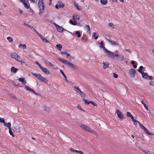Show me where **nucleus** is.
I'll return each instance as SVG.
<instances>
[{"label": "nucleus", "mask_w": 154, "mask_h": 154, "mask_svg": "<svg viewBox=\"0 0 154 154\" xmlns=\"http://www.w3.org/2000/svg\"><path fill=\"white\" fill-rule=\"evenodd\" d=\"M141 74H142V76L143 78L145 79H147L148 78V75L147 74H146V73L143 72L141 73Z\"/></svg>", "instance_id": "20"}, {"label": "nucleus", "mask_w": 154, "mask_h": 154, "mask_svg": "<svg viewBox=\"0 0 154 154\" xmlns=\"http://www.w3.org/2000/svg\"><path fill=\"white\" fill-rule=\"evenodd\" d=\"M18 69L17 68H15L14 67L12 66L11 68V72H12L16 73L18 71Z\"/></svg>", "instance_id": "14"}, {"label": "nucleus", "mask_w": 154, "mask_h": 154, "mask_svg": "<svg viewBox=\"0 0 154 154\" xmlns=\"http://www.w3.org/2000/svg\"><path fill=\"white\" fill-rule=\"evenodd\" d=\"M73 89L74 91H76L79 93L81 91L79 88L77 86H75L73 87Z\"/></svg>", "instance_id": "17"}, {"label": "nucleus", "mask_w": 154, "mask_h": 154, "mask_svg": "<svg viewBox=\"0 0 154 154\" xmlns=\"http://www.w3.org/2000/svg\"><path fill=\"white\" fill-rule=\"evenodd\" d=\"M9 133L10 134V135H11L13 137H14V135L13 133L12 132L11 128H9Z\"/></svg>", "instance_id": "37"}, {"label": "nucleus", "mask_w": 154, "mask_h": 154, "mask_svg": "<svg viewBox=\"0 0 154 154\" xmlns=\"http://www.w3.org/2000/svg\"><path fill=\"white\" fill-rule=\"evenodd\" d=\"M7 39L10 42H12L13 41V38L10 37H7Z\"/></svg>", "instance_id": "38"}, {"label": "nucleus", "mask_w": 154, "mask_h": 154, "mask_svg": "<svg viewBox=\"0 0 154 154\" xmlns=\"http://www.w3.org/2000/svg\"><path fill=\"white\" fill-rule=\"evenodd\" d=\"M75 33L76 34L78 35V38L80 37L81 36V35L80 34L79 31H76L75 32Z\"/></svg>", "instance_id": "40"}, {"label": "nucleus", "mask_w": 154, "mask_h": 154, "mask_svg": "<svg viewBox=\"0 0 154 154\" xmlns=\"http://www.w3.org/2000/svg\"><path fill=\"white\" fill-rule=\"evenodd\" d=\"M101 3L103 5H105L107 4L108 1L107 0H100Z\"/></svg>", "instance_id": "22"}, {"label": "nucleus", "mask_w": 154, "mask_h": 154, "mask_svg": "<svg viewBox=\"0 0 154 154\" xmlns=\"http://www.w3.org/2000/svg\"><path fill=\"white\" fill-rule=\"evenodd\" d=\"M9 96L11 97L12 98L14 99L17 100L18 98L16 97V96L11 94H10Z\"/></svg>", "instance_id": "30"}, {"label": "nucleus", "mask_w": 154, "mask_h": 154, "mask_svg": "<svg viewBox=\"0 0 154 154\" xmlns=\"http://www.w3.org/2000/svg\"><path fill=\"white\" fill-rule=\"evenodd\" d=\"M143 152L145 154H154V152H153L151 151L146 152L144 150L143 151Z\"/></svg>", "instance_id": "31"}, {"label": "nucleus", "mask_w": 154, "mask_h": 154, "mask_svg": "<svg viewBox=\"0 0 154 154\" xmlns=\"http://www.w3.org/2000/svg\"><path fill=\"white\" fill-rule=\"evenodd\" d=\"M90 103H91L93 104L94 106H97V104L96 103H95L93 101H90Z\"/></svg>", "instance_id": "45"}, {"label": "nucleus", "mask_w": 154, "mask_h": 154, "mask_svg": "<svg viewBox=\"0 0 154 154\" xmlns=\"http://www.w3.org/2000/svg\"><path fill=\"white\" fill-rule=\"evenodd\" d=\"M60 72L62 74V75H63V77H64L66 81L67 82H68V81L67 80V77L64 73L63 72V71L62 70H60Z\"/></svg>", "instance_id": "25"}, {"label": "nucleus", "mask_w": 154, "mask_h": 154, "mask_svg": "<svg viewBox=\"0 0 154 154\" xmlns=\"http://www.w3.org/2000/svg\"><path fill=\"white\" fill-rule=\"evenodd\" d=\"M130 76L132 78H134L136 74V71L134 69H131L128 72Z\"/></svg>", "instance_id": "5"}, {"label": "nucleus", "mask_w": 154, "mask_h": 154, "mask_svg": "<svg viewBox=\"0 0 154 154\" xmlns=\"http://www.w3.org/2000/svg\"><path fill=\"white\" fill-rule=\"evenodd\" d=\"M73 20L78 21L80 19V17L78 15L74 14L72 16Z\"/></svg>", "instance_id": "13"}, {"label": "nucleus", "mask_w": 154, "mask_h": 154, "mask_svg": "<svg viewBox=\"0 0 154 154\" xmlns=\"http://www.w3.org/2000/svg\"><path fill=\"white\" fill-rule=\"evenodd\" d=\"M35 32L40 37L42 36V35L40 34L35 29H34Z\"/></svg>", "instance_id": "46"}, {"label": "nucleus", "mask_w": 154, "mask_h": 154, "mask_svg": "<svg viewBox=\"0 0 154 154\" xmlns=\"http://www.w3.org/2000/svg\"><path fill=\"white\" fill-rule=\"evenodd\" d=\"M116 113L118 118L121 119H123L124 118V116L122 114V112L119 110H117Z\"/></svg>", "instance_id": "8"}, {"label": "nucleus", "mask_w": 154, "mask_h": 154, "mask_svg": "<svg viewBox=\"0 0 154 154\" xmlns=\"http://www.w3.org/2000/svg\"><path fill=\"white\" fill-rule=\"evenodd\" d=\"M131 118V119H132V120L133 121H134L135 120L134 119V116H132L131 117H130Z\"/></svg>", "instance_id": "60"}, {"label": "nucleus", "mask_w": 154, "mask_h": 154, "mask_svg": "<svg viewBox=\"0 0 154 154\" xmlns=\"http://www.w3.org/2000/svg\"><path fill=\"white\" fill-rule=\"evenodd\" d=\"M109 26H110V27H112L113 28H115V27H114V25L113 24V23H109Z\"/></svg>", "instance_id": "42"}, {"label": "nucleus", "mask_w": 154, "mask_h": 154, "mask_svg": "<svg viewBox=\"0 0 154 154\" xmlns=\"http://www.w3.org/2000/svg\"><path fill=\"white\" fill-rule=\"evenodd\" d=\"M106 39L112 45H118L119 44L117 43H116L115 42L112 41V40L110 39H109L106 38Z\"/></svg>", "instance_id": "10"}, {"label": "nucleus", "mask_w": 154, "mask_h": 154, "mask_svg": "<svg viewBox=\"0 0 154 154\" xmlns=\"http://www.w3.org/2000/svg\"><path fill=\"white\" fill-rule=\"evenodd\" d=\"M20 59V56L18 55L17 56V57H16V58H15V60H17L18 61Z\"/></svg>", "instance_id": "55"}, {"label": "nucleus", "mask_w": 154, "mask_h": 154, "mask_svg": "<svg viewBox=\"0 0 154 154\" xmlns=\"http://www.w3.org/2000/svg\"><path fill=\"white\" fill-rule=\"evenodd\" d=\"M106 53L110 57L112 58H113L114 57V54L112 52L108 50Z\"/></svg>", "instance_id": "12"}, {"label": "nucleus", "mask_w": 154, "mask_h": 154, "mask_svg": "<svg viewBox=\"0 0 154 154\" xmlns=\"http://www.w3.org/2000/svg\"><path fill=\"white\" fill-rule=\"evenodd\" d=\"M19 48H21V47H23V49H25L26 48V44H20L19 46Z\"/></svg>", "instance_id": "32"}, {"label": "nucleus", "mask_w": 154, "mask_h": 154, "mask_svg": "<svg viewBox=\"0 0 154 154\" xmlns=\"http://www.w3.org/2000/svg\"><path fill=\"white\" fill-rule=\"evenodd\" d=\"M58 3L59 4V5L61 6V8H62L64 7V5L63 3H62L60 1H59L58 2Z\"/></svg>", "instance_id": "34"}, {"label": "nucleus", "mask_w": 154, "mask_h": 154, "mask_svg": "<svg viewBox=\"0 0 154 154\" xmlns=\"http://www.w3.org/2000/svg\"><path fill=\"white\" fill-rule=\"evenodd\" d=\"M26 26L29 28H33V26H30V25H29L28 24H27V25Z\"/></svg>", "instance_id": "61"}, {"label": "nucleus", "mask_w": 154, "mask_h": 154, "mask_svg": "<svg viewBox=\"0 0 154 154\" xmlns=\"http://www.w3.org/2000/svg\"><path fill=\"white\" fill-rule=\"evenodd\" d=\"M42 41L45 43H47V42H49L50 43V42L49 41H48L47 39H46L45 38H43V39H42Z\"/></svg>", "instance_id": "44"}, {"label": "nucleus", "mask_w": 154, "mask_h": 154, "mask_svg": "<svg viewBox=\"0 0 154 154\" xmlns=\"http://www.w3.org/2000/svg\"><path fill=\"white\" fill-rule=\"evenodd\" d=\"M149 83L150 85L154 86V82L153 81H150Z\"/></svg>", "instance_id": "57"}, {"label": "nucleus", "mask_w": 154, "mask_h": 154, "mask_svg": "<svg viewBox=\"0 0 154 154\" xmlns=\"http://www.w3.org/2000/svg\"><path fill=\"white\" fill-rule=\"evenodd\" d=\"M32 74L41 81L45 83H47L48 81L47 79L45 77H42L40 74H37L35 73H32Z\"/></svg>", "instance_id": "3"}, {"label": "nucleus", "mask_w": 154, "mask_h": 154, "mask_svg": "<svg viewBox=\"0 0 154 154\" xmlns=\"http://www.w3.org/2000/svg\"><path fill=\"white\" fill-rule=\"evenodd\" d=\"M69 23L73 25H76L77 23V22L76 21H72L71 20H69Z\"/></svg>", "instance_id": "27"}, {"label": "nucleus", "mask_w": 154, "mask_h": 154, "mask_svg": "<svg viewBox=\"0 0 154 154\" xmlns=\"http://www.w3.org/2000/svg\"><path fill=\"white\" fill-rule=\"evenodd\" d=\"M141 103L143 105L144 107L145 108L146 110H148V108L146 105L144 101L143 100H142L141 101Z\"/></svg>", "instance_id": "23"}, {"label": "nucleus", "mask_w": 154, "mask_h": 154, "mask_svg": "<svg viewBox=\"0 0 154 154\" xmlns=\"http://www.w3.org/2000/svg\"><path fill=\"white\" fill-rule=\"evenodd\" d=\"M58 60L63 63L66 64L68 66L72 67L75 69H78V67L75 65L73 64L68 61L62 58H59Z\"/></svg>", "instance_id": "1"}, {"label": "nucleus", "mask_w": 154, "mask_h": 154, "mask_svg": "<svg viewBox=\"0 0 154 154\" xmlns=\"http://www.w3.org/2000/svg\"><path fill=\"white\" fill-rule=\"evenodd\" d=\"M81 127L87 132H88L89 133L91 132V128L86 125H81Z\"/></svg>", "instance_id": "6"}, {"label": "nucleus", "mask_w": 154, "mask_h": 154, "mask_svg": "<svg viewBox=\"0 0 154 154\" xmlns=\"http://www.w3.org/2000/svg\"><path fill=\"white\" fill-rule=\"evenodd\" d=\"M0 122L4 124L5 122L4 119L3 118H0Z\"/></svg>", "instance_id": "49"}, {"label": "nucleus", "mask_w": 154, "mask_h": 154, "mask_svg": "<svg viewBox=\"0 0 154 154\" xmlns=\"http://www.w3.org/2000/svg\"><path fill=\"white\" fill-rule=\"evenodd\" d=\"M61 54H64L66 55V57L67 58L70 56V54L68 53L66 51H62L61 52Z\"/></svg>", "instance_id": "19"}, {"label": "nucleus", "mask_w": 154, "mask_h": 154, "mask_svg": "<svg viewBox=\"0 0 154 154\" xmlns=\"http://www.w3.org/2000/svg\"><path fill=\"white\" fill-rule=\"evenodd\" d=\"M143 67L142 66H140V67L138 69V71L141 73L142 72H143L142 71V69H143Z\"/></svg>", "instance_id": "36"}, {"label": "nucleus", "mask_w": 154, "mask_h": 154, "mask_svg": "<svg viewBox=\"0 0 154 154\" xmlns=\"http://www.w3.org/2000/svg\"><path fill=\"white\" fill-rule=\"evenodd\" d=\"M135 61L133 60H132L131 62V64H132L133 67L134 68H136L137 67V66L136 65H135Z\"/></svg>", "instance_id": "39"}, {"label": "nucleus", "mask_w": 154, "mask_h": 154, "mask_svg": "<svg viewBox=\"0 0 154 154\" xmlns=\"http://www.w3.org/2000/svg\"><path fill=\"white\" fill-rule=\"evenodd\" d=\"M54 24L55 26H56V28H57L59 26V25L57 24L56 23H54Z\"/></svg>", "instance_id": "63"}, {"label": "nucleus", "mask_w": 154, "mask_h": 154, "mask_svg": "<svg viewBox=\"0 0 154 154\" xmlns=\"http://www.w3.org/2000/svg\"><path fill=\"white\" fill-rule=\"evenodd\" d=\"M100 48H102L103 49L104 51H105L106 52L108 50L106 48V47L105 46H100Z\"/></svg>", "instance_id": "41"}, {"label": "nucleus", "mask_w": 154, "mask_h": 154, "mask_svg": "<svg viewBox=\"0 0 154 154\" xmlns=\"http://www.w3.org/2000/svg\"><path fill=\"white\" fill-rule=\"evenodd\" d=\"M79 93V94L82 97H84L85 96V94L82 92L81 91Z\"/></svg>", "instance_id": "35"}, {"label": "nucleus", "mask_w": 154, "mask_h": 154, "mask_svg": "<svg viewBox=\"0 0 154 154\" xmlns=\"http://www.w3.org/2000/svg\"><path fill=\"white\" fill-rule=\"evenodd\" d=\"M83 100L84 101L85 103L86 104H88L90 103V101H89L87 100H85V98H83Z\"/></svg>", "instance_id": "29"}, {"label": "nucleus", "mask_w": 154, "mask_h": 154, "mask_svg": "<svg viewBox=\"0 0 154 154\" xmlns=\"http://www.w3.org/2000/svg\"><path fill=\"white\" fill-rule=\"evenodd\" d=\"M25 87L27 90L30 91L31 92H33V93H35V94H37L36 93L35 91L33 89L30 88L29 86L25 85Z\"/></svg>", "instance_id": "11"}, {"label": "nucleus", "mask_w": 154, "mask_h": 154, "mask_svg": "<svg viewBox=\"0 0 154 154\" xmlns=\"http://www.w3.org/2000/svg\"><path fill=\"white\" fill-rule=\"evenodd\" d=\"M70 149L71 151H73V152H74V150H75V149H73V148H71H71H70Z\"/></svg>", "instance_id": "64"}, {"label": "nucleus", "mask_w": 154, "mask_h": 154, "mask_svg": "<svg viewBox=\"0 0 154 154\" xmlns=\"http://www.w3.org/2000/svg\"><path fill=\"white\" fill-rule=\"evenodd\" d=\"M132 116L131 113L129 112H127V117H131Z\"/></svg>", "instance_id": "48"}, {"label": "nucleus", "mask_w": 154, "mask_h": 154, "mask_svg": "<svg viewBox=\"0 0 154 154\" xmlns=\"http://www.w3.org/2000/svg\"><path fill=\"white\" fill-rule=\"evenodd\" d=\"M103 68L104 69H106L109 66V63H108L106 62L104 63H103Z\"/></svg>", "instance_id": "26"}, {"label": "nucleus", "mask_w": 154, "mask_h": 154, "mask_svg": "<svg viewBox=\"0 0 154 154\" xmlns=\"http://www.w3.org/2000/svg\"><path fill=\"white\" fill-rule=\"evenodd\" d=\"M35 63L37 65H38V66L39 67V68H41V67L42 66L40 64H39V62L38 61H35Z\"/></svg>", "instance_id": "50"}, {"label": "nucleus", "mask_w": 154, "mask_h": 154, "mask_svg": "<svg viewBox=\"0 0 154 154\" xmlns=\"http://www.w3.org/2000/svg\"><path fill=\"white\" fill-rule=\"evenodd\" d=\"M40 69L45 74L48 75L50 74V72L46 68H44L42 66Z\"/></svg>", "instance_id": "7"}, {"label": "nucleus", "mask_w": 154, "mask_h": 154, "mask_svg": "<svg viewBox=\"0 0 154 154\" xmlns=\"http://www.w3.org/2000/svg\"><path fill=\"white\" fill-rule=\"evenodd\" d=\"M24 7L27 9H28L29 8V5H28L27 3H24Z\"/></svg>", "instance_id": "43"}, {"label": "nucleus", "mask_w": 154, "mask_h": 154, "mask_svg": "<svg viewBox=\"0 0 154 154\" xmlns=\"http://www.w3.org/2000/svg\"><path fill=\"white\" fill-rule=\"evenodd\" d=\"M90 133H92L95 135H97V132L95 131H93L91 130V132H90Z\"/></svg>", "instance_id": "47"}, {"label": "nucleus", "mask_w": 154, "mask_h": 154, "mask_svg": "<svg viewBox=\"0 0 154 154\" xmlns=\"http://www.w3.org/2000/svg\"><path fill=\"white\" fill-rule=\"evenodd\" d=\"M38 6L39 9V14H40L43 13L45 10V5L43 0H39Z\"/></svg>", "instance_id": "4"}, {"label": "nucleus", "mask_w": 154, "mask_h": 154, "mask_svg": "<svg viewBox=\"0 0 154 154\" xmlns=\"http://www.w3.org/2000/svg\"><path fill=\"white\" fill-rule=\"evenodd\" d=\"M56 28L57 31L61 33L63 31L66 30L64 29L63 27L59 25Z\"/></svg>", "instance_id": "9"}, {"label": "nucleus", "mask_w": 154, "mask_h": 154, "mask_svg": "<svg viewBox=\"0 0 154 154\" xmlns=\"http://www.w3.org/2000/svg\"><path fill=\"white\" fill-rule=\"evenodd\" d=\"M45 63L46 65H49L50 66H54L53 64H52L50 62H49L47 60H46L45 61Z\"/></svg>", "instance_id": "16"}, {"label": "nucleus", "mask_w": 154, "mask_h": 154, "mask_svg": "<svg viewBox=\"0 0 154 154\" xmlns=\"http://www.w3.org/2000/svg\"><path fill=\"white\" fill-rule=\"evenodd\" d=\"M148 78L149 80H152L153 79L152 77L151 76H148Z\"/></svg>", "instance_id": "59"}, {"label": "nucleus", "mask_w": 154, "mask_h": 154, "mask_svg": "<svg viewBox=\"0 0 154 154\" xmlns=\"http://www.w3.org/2000/svg\"><path fill=\"white\" fill-rule=\"evenodd\" d=\"M74 4L75 6L77 7V8L78 10H81V9H79V8L78 7V4L76 2H75V1H74Z\"/></svg>", "instance_id": "33"}, {"label": "nucleus", "mask_w": 154, "mask_h": 154, "mask_svg": "<svg viewBox=\"0 0 154 154\" xmlns=\"http://www.w3.org/2000/svg\"><path fill=\"white\" fill-rule=\"evenodd\" d=\"M18 54L17 53H11V57L12 58H14L15 59L16 57H17V56Z\"/></svg>", "instance_id": "21"}, {"label": "nucleus", "mask_w": 154, "mask_h": 154, "mask_svg": "<svg viewBox=\"0 0 154 154\" xmlns=\"http://www.w3.org/2000/svg\"><path fill=\"white\" fill-rule=\"evenodd\" d=\"M4 125L5 126L8 127V129L11 128V123L10 122H8V123L5 122L4 124Z\"/></svg>", "instance_id": "24"}, {"label": "nucleus", "mask_w": 154, "mask_h": 154, "mask_svg": "<svg viewBox=\"0 0 154 154\" xmlns=\"http://www.w3.org/2000/svg\"><path fill=\"white\" fill-rule=\"evenodd\" d=\"M19 62H20L21 63H25V62L23 60L21 59H20L18 61Z\"/></svg>", "instance_id": "54"}, {"label": "nucleus", "mask_w": 154, "mask_h": 154, "mask_svg": "<svg viewBox=\"0 0 154 154\" xmlns=\"http://www.w3.org/2000/svg\"><path fill=\"white\" fill-rule=\"evenodd\" d=\"M19 81L21 82L23 84L25 85L26 82L24 78H20L18 79Z\"/></svg>", "instance_id": "15"}, {"label": "nucleus", "mask_w": 154, "mask_h": 154, "mask_svg": "<svg viewBox=\"0 0 154 154\" xmlns=\"http://www.w3.org/2000/svg\"><path fill=\"white\" fill-rule=\"evenodd\" d=\"M44 110L46 111H49L50 110L49 108L48 107H45L44 108Z\"/></svg>", "instance_id": "51"}, {"label": "nucleus", "mask_w": 154, "mask_h": 154, "mask_svg": "<svg viewBox=\"0 0 154 154\" xmlns=\"http://www.w3.org/2000/svg\"><path fill=\"white\" fill-rule=\"evenodd\" d=\"M113 77L115 78H117L118 77V75L116 74L115 73H113Z\"/></svg>", "instance_id": "53"}, {"label": "nucleus", "mask_w": 154, "mask_h": 154, "mask_svg": "<svg viewBox=\"0 0 154 154\" xmlns=\"http://www.w3.org/2000/svg\"><path fill=\"white\" fill-rule=\"evenodd\" d=\"M56 47L57 48V49L60 51L61 50L62 48V46L60 44H57Z\"/></svg>", "instance_id": "18"}, {"label": "nucleus", "mask_w": 154, "mask_h": 154, "mask_svg": "<svg viewBox=\"0 0 154 154\" xmlns=\"http://www.w3.org/2000/svg\"><path fill=\"white\" fill-rule=\"evenodd\" d=\"M77 108L80 110H81L82 111H83L82 109H81V107L80 105L79 104L77 106Z\"/></svg>", "instance_id": "58"}, {"label": "nucleus", "mask_w": 154, "mask_h": 154, "mask_svg": "<svg viewBox=\"0 0 154 154\" xmlns=\"http://www.w3.org/2000/svg\"><path fill=\"white\" fill-rule=\"evenodd\" d=\"M79 153L80 154H84V153L81 151H79Z\"/></svg>", "instance_id": "62"}, {"label": "nucleus", "mask_w": 154, "mask_h": 154, "mask_svg": "<svg viewBox=\"0 0 154 154\" xmlns=\"http://www.w3.org/2000/svg\"><path fill=\"white\" fill-rule=\"evenodd\" d=\"M55 7L56 9H58L60 8H61V6L59 4H57L56 5Z\"/></svg>", "instance_id": "52"}, {"label": "nucleus", "mask_w": 154, "mask_h": 154, "mask_svg": "<svg viewBox=\"0 0 154 154\" xmlns=\"http://www.w3.org/2000/svg\"><path fill=\"white\" fill-rule=\"evenodd\" d=\"M119 57H120V60H122L124 59V56L123 55H121L119 56Z\"/></svg>", "instance_id": "56"}, {"label": "nucleus", "mask_w": 154, "mask_h": 154, "mask_svg": "<svg viewBox=\"0 0 154 154\" xmlns=\"http://www.w3.org/2000/svg\"><path fill=\"white\" fill-rule=\"evenodd\" d=\"M86 29L87 30V32L88 33L90 34V26L89 25H86Z\"/></svg>", "instance_id": "28"}, {"label": "nucleus", "mask_w": 154, "mask_h": 154, "mask_svg": "<svg viewBox=\"0 0 154 154\" xmlns=\"http://www.w3.org/2000/svg\"><path fill=\"white\" fill-rule=\"evenodd\" d=\"M133 122L134 125H136L137 124V123H138L140 127L141 128V129H143L144 131L148 134L150 135H154L153 133H150L149 131L148 130L138 121L135 120Z\"/></svg>", "instance_id": "2"}]
</instances>
